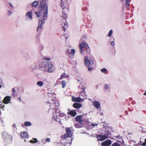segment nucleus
<instances>
[{
  "label": "nucleus",
  "mask_w": 146,
  "mask_h": 146,
  "mask_svg": "<svg viewBox=\"0 0 146 146\" xmlns=\"http://www.w3.org/2000/svg\"><path fill=\"white\" fill-rule=\"evenodd\" d=\"M13 128H16V125H15V124H13Z\"/></svg>",
  "instance_id": "obj_50"
},
{
  "label": "nucleus",
  "mask_w": 146,
  "mask_h": 146,
  "mask_svg": "<svg viewBox=\"0 0 146 146\" xmlns=\"http://www.w3.org/2000/svg\"><path fill=\"white\" fill-rule=\"evenodd\" d=\"M146 145V143L144 142V143H143L142 144H141L139 145V146H140L141 145H143V146H145Z\"/></svg>",
  "instance_id": "obj_48"
},
{
  "label": "nucleus",
  "mask_w": 146,
  "mask_h": 146,
  "mask_svg": "<svg viewBox=\"0 0 146 146\" xmlns=\"http://www.w3.org/2000/svg\"><path fill=\"white\" fill-rule=\"evenodd\" d=\"M127 112H127V111H125V112L126 113H127Z\"/></svg>",
  "instance_id": "obj_57"
},
{
  "label": "nucleus",
  "mask_w": 146,
  "mask_h": 146,
  "mask_svg": "<svg viewBox=\"0 0 146 146\" xmlns=\"http://www.w3.org/2000/svg\"><path fill=\"white\" fill-rule=\"evenodd\" d=\"M55 104L56 106L57 107L58 106L60 105L59 102L58 101H56L54 103H53L54 104Z\"/></svg>",
  "instance_id": "obj_36"
},
{
  "label": "nucleus",
  "mask_w": 146,
  "mask_h": 146,
  "mask_svg": "<svg viewBox=\"0 0 146 146\" xmlns=\"http://www.w3.org/2000/svg\"><path fill=\"white\" fill-rule=\"evenodd\" d=\"M68 113L70 115L72 116L73 117H74L77 115V113L75 110H71L69 111Z\"/></svg>",
  "instance_id": "obj_21"
},
{
  "label": "nucleus",
  "mask_w": 146,
  "mask_h": 146,
  "mask_svg": "<svg viewBox=\"0 0 146 146\" xmlns=\"http://www.w3.org/2000/svg\"><path fill=\"white\" fill-rule=\"evenodd\" d=\"M70 50L69 49H67L66 50V53L67 54H68L70 52Z\"/></svg>",
  "instance_id": "obj_46"
},
{
  "label": "nucleus",
  "mask_w": 146,
  "mask_h": 146,
  "mask_svg": "<svg viewBox=\"0 0 146 146\" xmlns=\"http://www.w3.org/2000/svg\"><path fill=\"white\" fill-rule=\"evenodd\" d=\"M86 50L87 52L88 53H90V52L91 50H90V48H89V46L88 44V45H87V46H86Z\"/></svg>",
  "instance_id": "obj_33"
},
{
  "label": "nucleus",
  "mask_w": 146,
  "mask_h": 146,
  "mask_svg": "<svg viewBox=\"0 0 146 146\" xmlns=\"http://www.w3.org/2000/svg\"><path fill=\"white\" fill-rule=\"evenodd\" d=\"M131 1V0H126L125 5L127 7H128L129 6V3Z\"/></svg>",
  "instance_id": "obj_26"
},
{
  "label": "nucleus",
  "mask_w": 146,
  "mask_h": 146,
  "mask_svg": "<svg viewBox=\"0 0 146 146\" xmlns=\"http://www.w3.org/2000/svg\"><path fill=\"white\" fill-rule=\"evenodd\" d=\"M84 63L86 66H88V70L91 71L93 69L94 62L93 59H89L87 56H86L84 59Z\"/></svg>",
  "instance_id": "obj_5"
},
{
  "label": "nucleus",
  "mask_w": 146,
  "mask_h": 146,
  "mask_svg": "<svg viewBox=\"0 0 146 146\" xmlns=\"http://www.w3.org/2000/svg\"><path fill=\"white\" fill-rule=\"evenodd\" d=\"M121 1H123L124 0H121Z\"/></svg>",
  "instance_id": "obj_60"
},
{
  "label": "nucleus",
  "mask_w": 146,
  "mask_h": 146,
  "mask_svg": "<svg viewBox=\"0 0 146 146\" xmlns=\"http://www.w3.org/2000/svg\"><path fill=\"white\" fill-rule=\"evenodd\" d=\"M5 105H3V104L2 102H0V107L1 108H3L4 107Z\"/></svg>",
  "instance_id": "obj_39"
},
{
  "label": "nucleus",
  "mask_w": 146,
  "mask_h": 146,
  "mask_svg": "<svg viewBox=\"0 0 146 146\" xmlns=\"http://www.w3.org/2000/svg\"><path fill=\"white\" fill-rule=\"evenodd\" d=\"M65 73L62 74L61 75V76L60 78V80H62L64 77H65Z\"/></svg>",
  "instance_id": "obj_38"
},
{
  "label": "nucleus",
  "mask_w": 146,
  "mask_h": 146,
  "mask_svg": "<svg viewBox=\"0 0 146 146\" xmlns=\"http://www.w3.org/2000/svg\"><path fill=\"white\" fill-rule=\"evenodd\" d=\"M64 115V114L63 113H60L59 111H57V109H55V112L53 113V115L52 117L53 119H54L55 121L57 122H60V120L59 118V117H62Z\"/></svg>",
  "instance_id": "obj_6"
},
{
  "label": "nucleus",
  "mask_w": 146,
  "mask_h": 146,
  "mask_svg": "<svg viewBox=\"0 0 146 146\" xmlns=\"http://www.w3.org/2000/svg\"><path fill=\"white\" fill-rule=\"evenodd\" d=\"M21 137L22 139H27L29 137V135L26 131H23L20 133Z\"/></svg>",
  "instance_id": "obj_13"
},
{
  "label": "nucleus",
  "mask_w": 146,
  "mask_h": 146,
  "mask_svg": "<svg viewBox=\"0 0 146 146\" xmlns=\"http://www.w3.org/2000/svg\"><path fill=\"white\" fill-rule=\"evenodd\" d=\"M100 71L103 73H106L107 72V70L106 68H104L100 70Z\"/></svg>",
  "instance_id": "obj_31"
},
{
  "label": "nucleus",
  "mask_w": 146,
  "mask_h": 146,
  "mask_svg": "<svg viewBox=\"0 0 146 146\" xmlns=\"http://www.w3.org/2000/svg\"><path fill=\"white\" fill-rule=\"evenodd\" d=\"M33 12L30 11L26 13L25 16L28 19L31 20L32 18Z\"/></svg>",
  "instance_id": "obj_16"
},
{
  "label": "nucleus",
  "mask_w": 146,
  "mask_h": 146,
  "mask_svg": "<svg viewBox=\"0 0 146 146\" xmlns=\"http://www.w3.org/2000/svg\"><path fill=\"white\" fill-rule=\"evenodd\" d=\"M83 115L77 116L75 118L76 121L79 122L80 124H82L83 122Z\"/></svg>",
  "instance_id": "obj_12"
},
{
  "label": "nucleus",
  "mask_w": 146,
  "mask_h": 146,
  "mask_svg": "<svg viewBox=\"0 0 146 146\" xmlns=\"http://www.w3.org/2000/svg\"><path fill=\"white\" fill-rule=\"evenodd\" d=\"M65 129L66 131V134L64 135L62 138L65 139H66V140H69L70 141L67 143V144H64V146H70L71 145L72 141L73 140L72 138L73 136V133L70 128L66 127Z\"/></svg>",
  "instance_id": "obj_3"
},
{
  "label": "nucleus",
  "mask_w": 146,
  "mask_h": 146,
  "mask_svg": "<svg viewBox=\"0 0 146 146\" xmlns=\"http://www.w3.org/2000/svg\"><path fill=\"white\" fill-rule=\"evenodd\" d=\"M45 141L46 142H50L51 141L50 139L49 138H47L46 139Z\"/></svg>",
  "instance_id": "obj_44"
},
{
  "label": "nucleus",
  "mask_w": 146,
  "mask_h": 146,
  "mask_svg": "<svg viewBox=\"0 0 146 146\" xmlns=\"http://www.w3.org/2000/svg\"><path fill=\"white\" fill-rule=\"evenodd\" d=\"M39 69L43 71L47 70L49 72H51L53 71L54 66L51 63L47 61H43L39 63L38 65Z\"/></svg>",
  "instance_id": "obj_2"
},
{
  "label": "nucleus",
  "mask_w": 146,
  "mask_h": 146,
  "mask_svg": "<svg viewBox=\"0 0 146 146\" xmlns=\"http://www.w3.org/2000/svg\"><path fill=\"white\" fill-rule=\"evenodd\" d=\"M44 141V140H43V139L42 140V142L43 141Z\"/></svg>",
  "instance_id": "obj_55"
},
{
  "label": "nucleus",
  "mask_w": 146,
  "mask_h": 146,
  "mask_svg": "<svg viewBox=\"0 0 146 146\" xmlns=\"http://www.w3.org/2000/svg\"><path fill=\"white\" fill-rule=\"evenodd\" d=\"M144 95H146V92H145L144 94Z\"/></svg>",
  "instance_id": "obj_54"
},
{
  "label": "nucleus",
  "mask_w": 146,
  "mask_h": 146,
  "mask_svg": "<svg viewBox=\"0 0 146 146\" xmlns=\"http://www.w3.org/2000/svg\"><path fill=\"white\" fill-rule=\"evenodd\" d=\"M43 59L44 60H46V61H49L50 60V58H48L47 57H44L43 58Z\"/></svg>",
  "instance_id": "obj_40"
},
{
  "label": "nucleus",
  "mask_w": 146,
  "mask_h": 146,
  "mask_svg": "<svg viewBox=\"0 0 146 146\" xmlns=\"http://www.w3.org/2000/svg\"><path fill=\"white\" fill-rule=\"evenodd\" d=\"M75 50L74 49H71L70 51V53L71 54V55L72 56H74L75 53Z\"/></svg>",
  "instance_id": "obj_29"
},
{
  "label": "nucleus",
  "mask_w": 146,
  "mask_h": 146,
  "mask_svg": "<svg viewBox=\"0 0 146 146\" xmlns=\"http://www.w3.org/2000/svg\"><path fill=\"white\" fill-rule=\"evenodd\" d=\"M51 95H52V94H50V93H49V96H51Z\"/></svg>",
  "instance_id": "obj_53"
},
{
  "label": "nucleus",
  "mask_w": 146,
  "mask_h": 146,
  "mask_svg": "<svg viewBox=\"0 0 146 146\" xmlns=\"http://www.w3.org/2000/svg\"><path fill=\"white\" fill-rule=\"evenodd\" d=\"M24 125L26 126H29L31 125V123L30 122L27 121L25 122Z\"/></svg>",
  "instance_id": "obj_27"
},
{
  "label": "nucleus",
  "mask_w": 146,
  "mask_h": 146,
  "mask_svg": "<svg viewBox=\"0 0 146 146\" xmlns=\"http://www.w3.org/2000/svg\"><path fill=\"white\" fill-rule=\"evenodd\" d=\"M113 33V31L112 30H110V31L109 32L108 34V36L109 37H111V36L112 34Z\"/></svg>",
  "instance_id": "obj_35"
},
{
  "label": "nucleus",
  "mask_w": 146,
  "mask_h": 146,
  "mask_svg": "<svg viewBox=\"0 0 146 146\" xmlns=\"http://www.w3.org/2000/svg\"><path fill=\"white\" fill-rule=\"evenodd\" d=\"M145 142L146 143V139H145Z\"/></svg>",
  "instance_id": "obj_56"
},
{
  "label": "nucleus",
  "mask_w": 146,
  "mask_h": 146,
  "mask_svg": "<svg viewBox=\"0 0 146 146\" xmlns=\"http://www.w3.org/2000/svg\"><path fill=\"white\" fill-rule=\"evenodd\" d=\"M61 84L62 85V87L63 88H64L66 85V82L65 81H63L61 82Z\"/></svg>",
  "instance_id": "obj_32"
},
{
  "label": "nucleus",
  "mask_w": 146,
  "mask_h": 146,
  "mask_svg": "<svg viewBox=\"0 0 146 146\" xmlns=\"http://www.w3.org/2000/svg\"><path fill=\"white\" fill-rule=\"evenodd\" d=\"M92 126L93 127H95L96 126H97L98 125V123H92Z\"/></svg>",
  "instance_id": "obj_41"
},
{
  "label": "nucleus",
  "mask_w": 146,
  "mask_h": 146,
  "mask_svg": "<svg viewBox=\"0 0 146 146\" xmlns=\"http://www.w3.org/2000/svg\"><path fill=\"white\" fill-rule=\"evenodd\" d=\"M81 125L79 124V123H75L74 125L75 127L77 128H80L81 127Z\"/></svg>",
  "instance_id": "obj_34"
},
{
  "label": "nucleus",
  "mask_w": 146,
  "mask_h": 146,
  "mask_svg": "<svg viewBox=\"0 0 146 146\" xmlns=\"http://www.w3.org/2000/svg\"><path fill=\"white\" fill-rule=\"evenodd\" d=\"M61 6L63 8L62 11H64V8L68 7V0H61Z\"/></svg>",
  "instance_id": "obj_9"
},
{
  "label": "nucleus",
  "mask_w": 146,
  "mask_h": 146,
  "mask_svg": "<svg viewBox=\"0 0 146 146\" xmlns=\"http://www.w3.org/2000/svg\"><path fill=\"white\" fill-rule=\"evenodd\" d=\"M33 139H34V140H31L30 141V142L31 143H36L38 141L37 139L36 138H33Z\"/></svg>",
  "instance_id": "obj_28"
},
{
  "label": "nucleus",
  "mask_w": 146,
  "mask_h": 146,
  "mask_svg": "<svg viewBox=\"0 0 146 146\" xmlns=\"http://www.w3.org/2000/svg\"><path fill=\"white\" fill-rule=\"evenodd\" d=\"M63 12L62 14L61 17L64 19V21L62 22L61 25L64 31H65L66 30V29L68 27V25L67 23L66 20V19L67 18V15L66 13H64V11Z\"/></svg>",
  "instance_id": "obj_7"
},
{
  "label": "nucleus",
  "mask_w": 146,
  "mask_h": 146,
  "mask_svg": "<svg viewBox=\"0 0 146 146\" xmlns=\"http://www.w3.org/2000/svg\"><path fill=\"white\" fill-rule=\"evenodd\" d=\"M93 106L97 109L99 108L100 107V103L98 101L94 100L92 102Z\"/></svg>",
  "instance_id": "obj_15"
},
{
  "label": "nucleus",
  "mask_w": 146,
  "mask_h": 146,
  "mask_svg": "<svg viewBox=\"0 0 146 146\" xmlns=\"http://www.w3.org/2000/svg\"><path fill=\"white\" fill-rule=\"evenodd\" d=\"M47 1V0H41V1H43L44 2H46V1Z\"/></svg>",
  "instance_id": "obj_51"
},
{
  "label": "nucleus",
  "mask_w": 146,
  "mask_h": 146,
  "mask_svg": "<svg viewBox=\"0 0 146 146\" xmlns=\"http://www.w3.org/2000/svg\"><path fill=\"white\" fill-rule=\"evenodd\" d=\"M78 88L82 90V91H84L85 89V88L84 87V84L83 83H80L79 86Z\"/></svg>",
  "instance_id": "obj_22"
},
{
  "label": "nucleus",
  "mask_w": 146,
  "mask_h": 146,
  "mask_svg": "<svg viewBox=\"0 0 146 146\" xmlns=\"http://www.w3.org/2000/svg\"><path fill=\"white\" fill-rule=\"evenodd\" d=\"M88 44L86 42L84 41H82L79 44V48H80V52L81 54H82L84 52V48H86Z\"/></svg>",
  "instance_id": "obj_8"
},
{
  "label": "nucleus",
  "mask_w": 146,
  "mask_h": 146,
  "mask_svg": "<svg viewBox=\"0 0 146 146\" xmlns=\"http://www.w3.org/2000/svg\"><path fill=\"white\" fill-rule=\"evenodd\" d=\"M39 4V2L38 1H35L31 4V5L33 7H36Z\"/></svg>",
  "instance_id": "obj_24"
},
{
  "label": "nucleus",
  "mask_w": 146,
  "mask_h": 146,
  "mask_svg": "<svg viewBox=\"0 0 146 146\" xmlns=\"http://www.w3.org/2000/svg\"><path fill=\"white\" fill-rule=\"evenodd\" d=\"M111 146H121L118 143H115L113 144Z\"/></svg>",
  "instance_id": "obj_37"
},
{
  "label": "nucleus",
  "mask_w": 146,
  "mask_h": 146,
  "mask_svg": "<svg viewBox=\"0 0 146 146\" xmlns=\"http://www.w3.org/2000/svg\"><path fill=\"white\" fill-rule=\"evenodd\" d=\"M72 101L77 102H80L82 100L80 97H72Z\"/></svg>",
  "instance_id": "obj_19"
},
{
  "label": "nucleus",
  "mask_w": 146,
  "mask_h": 146,
  "mask_svg": "<svg viewBox=\"0 0 146 146\" xmlns=\"http://www.w3.org/2000/svg\"><path fill=\"white\" fill-rule=\"evenodd\" d=\"M67 37H66V39H67Z\"/></svg>",
  "instance_id": "obj_61"
},
{
  "label": "nucleus",
  "mask_w": 146,
  "mask_h": 146,
  "mask_svg": "<svg viewBox=\"0 0 146 146\" xmlns=\"http://www.w3.org/2000/svg\"><path fill=\"white\" fill-rule=\"evenodd\" d=\"M1 85H0V88H1Z\"/></svg>",
  "instance_id": "obj_58"
},
{
  "label": "nucleus",
  "mask_w": 146,
  "mask_h": 146,
  "mask_svg": "<svg viewBox=\"0 0 146 146\" xmlns=\"http://www.w3.org/2000/svg\"><path fill=\"white\" fill-rule=\"evenodd\" d=\"M19 100H20V102H21V98L20 97H19Z\"/></svg>",
  "instance_id": "obj_52"
},
{
  "label": "nucleus",
  "mask_w": 146,
  "mask_h": 146,
  "mask_svg": "<svg viewBox=\"0 0 146 146\" xmlns=\"http://www.w3.org/2000/svg\"><path fill=\"white\" fill-rule=\"evenodd\" d=\"M12 14V12L11 10H9L8 12V15L9 16L11 15Z\"/></svg>",
  "instance_id": "obj_43"
},
{
  "label": "nucleus",
  "mask_w": 146,
  "mask_h": 146,
  "mask_svg": "<svg viewBox=\"0 0 146 146\" xmlns=\"http://www.w3.org/2000/svg\"><path fill=\"white\" fill-rule=\"evenodd\" d=\"M9 4L10 6V7H11V8H13V5H12V4L10 3H9Z\"/></svg>",
  "instance_id": "obj_49"
},
{
  "label": "nucleus",
  "mask_w": 146,
  "mask_h": 146,
  "mask_svg": "<svg viewBox=\"0 0 146 146\" xmlns=\"http://www.w3.org/2000/svg\"><path fill=\"white\" fill-rule=\"evenodd\" d=\"M12 93H13V96H15V89H14V88H13L12 90Z\"/></svg>",
  "instance_id": "obj_45"
},
{
  "label": "nucleus",
  "mask_w": 146,
  "mask_h": 146,
  "mask_svg": "<svg viewBox=\"0 0 146 146\" xmlns=\"http://www.w3.org/2000/svg\"><path fill=\"white\" fill-rule=\"evenodd\" d=\"M73 106L75 108L79 109L82 107V105L80 103H75L73 104Z\"/></svg>",
  "instance_id": "obj_20"
},
{
  "label": "nucleus",
  "mask_w": 146,
  "mask_h": 146,
  "mask_svg": "<svg viewBox=\"0 0 146 146\" xmlns=\"http://www.w3.org/2000/svg\"><path fill=\"white\" fill-rule=\"evenodd\" d=\"M30 69L32 71L36 70L37 69V66L35 64H33L30 66Z\"/></svg>",
  "instance_id": "obj_23"
},
{
  "label": "nucleus",
  "mask_w": 146,
  "mask_h": 146,
  "mask_svg": "<svg viewBox=\"0 0 146 146\" xmlns=\"http://www.w3.org/2000/svg\"><path fill=\"white\" fill-rule=\"evenodd\" d=\"M46 3L43 1H41L39 5V9L40 11H43V18L39 20L38 26L37 29V32L40 31L43 24L47 18L48 6Z\"/></svg>",
  "instance_id": "obj_1"
},
{
  "label": "nucleus",
  "mask_w": 146,
  "mask_h": 146,
  "mask_svg": "<svg viewBox=\"0 0 146 146\" xmlns=\"http://www.w3.org/2000/svg\"><path fill=\"white\" fill-rule=\"evenodd\" d=\"M79 97L81 98L82 101L86 99L87 97L84 91H82L79 94Z\"/></svg>",
  "instance_id": "obj_10"
},
{
  "label": "nucleus",
  "mask_w": 146,
  "mask_h": 146,
  "mask_svg": "<svg viewBox=\"0 0 146 146\" xmlns=\"http://www.w3.org/2000/svg\"><path fill=\"white\" fill-rule=\"evenodd\" d=\"M37 17H39L41 15V13L39 11H36L35 13Z\"/></svg>",
  "instance_id": "obj_30"
},
{
  "label": "nucleus",
  "mask_w": 146,
  "mask_h": 146,
  "mask_svg": "<svg viewBox=\"0 0 146 146\" xmlns=\"http://www.w3.org/2000/svg\"><path fill=\"white\" fill-rule=\"evenodd\" d=\"M43 84V83L42 82L40 81H38L37 82V85L39 87L42 86Z\"/></svg>",
  "instance_id": "obj_25"
},
{
  "label": "nucleus",
  "mask_w": 146,
  "mask_h": 146,
  "mask_svg": "<svg viewBox=\"0 0 146 146\" xmlns=\"http://www.w3.org/2000/svg\"><path fill=\"white\" fill-rule=\"evenodd\" d=\"M111 143V141L110 140L108 139L102 142L101 143V145L102 146H109Z\"/></svg>",
  "instance_id": "obj_14"
},
{
  "label": "nucleus",
  "mask_w": 146,
  "mask_h": 146,
  "mask_svg": "<svg viewBox=\"0 0 146 146\" xmlns=\"http://www.w3.org/2000/svg\"><path fill=\"white\" fill-rule=\"evenodd\" d=\"M111 44L112 47H114L115 46V42L113 41L111 42Z\"/></svg>",
  "instance_id": "obj_42"
},
{
  "label": "nucleus",
  "mask_w": 146,
  "mask_h": 146,
  "mask_svg": "<svg viewBox=\"0 0 146 146\" xmlns=\"http://www.w3.org/2000/svg\"><path fill=\"white\" fill-rule=\"evenodd\" d=\"M101 133L102 135H99L97 136V138L98 141H103L109 138L111 135V132L107 130L103 131Z\"/></svg>",
  "instance_id": "obj_4"
},
{
  "label": "nucleus",
  "mask_w": 146,
  "mask_h": 146,
  "mask_svg": "<svg viewBox=\"0 0 146 146\" xmlns=\"http://www.w3.org/2000/svg\"><path fill=\"white\" fill-rule=\"evenodd\" d=\"M2 135L4 139H6L11 137V135L8 134V133L6 132H4L2 133Z\"/></svg>",
  "instance_id": "obj_17"
},
{
  "label": "nucleus",
  "mask_w": 146,
  "mask_h": 146,
  "mask_svg": "<svg viewBox=\"0 0 146 146\" xmlns=\"http://www.w3.org/2000/svg\"><path fill=\"white\" fill-rule=\"evenodd\" d=\"M115 137L119 139H121L122 138L121 137V136H120V135H117Z\"/></svg>",
  "instance_id": "obj_47"
},
{
  "label": "nucleus",
  "mask_w": 146,
  "mask_h": 146,
  "mask_svg": "<svg viewBox=\"0 0 146 146\" xmlns=\"http://www.w3.org/2000/svg\"><path fill=\"white\" fill-rule=\"evenodd\" d=\"M11 97L7 96L5 97L3 100V102L5 104H7L10 103Z\"/></svg>",
  "instance_id": "obj_11"
},
{
  "label": "nucleus",
  "mask_w": 146,
  "mask_h": 146,
  "mask_svg": "<svg viewBox=\"0 0 146 146\" xmlns=\"http://www.w3.org/2000/svg\"><path fill=\"white\" fill-rule=\"evenodd\" d=\"M104 88L105 90L107 91H110L111 89V86L110 84H105L104 85Z\"/></svg>",
  "instance_id": "obj_18"
},
{
  "label": "nucleus",
  "mask_w": 146,
  "mask_h": 146,
  "mask_svg": "<svg viewBox=\"0 0 146 146\" xmlns=\"http://www.w3.org/2000/svg\"><path fill=\"white\" fill-rule=\"evenodd\" d=\"M25 142H26V140H25Z\"/></svg>",
  "instance_id": "obj_59"
}]
</instances>
